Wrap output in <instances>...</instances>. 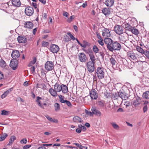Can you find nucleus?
I'll use <instances>...</instances> for the list:
<instances>
[{"instance_id":"f704fd0d","label":"nucleus","mask_w":149,"mask_h":149,"mask_svg":"<svg viewBox=\"0 0 149 149\" xmlns=\"http://www.w3.org/2000/svg\"><path fill=\"white\" fill-rule=\"evenodd\" d=\"M136 49L138 52L142 55L143 54V53L145 51L142 48L139 46L136 47Z\"/></svg>"},{"instance_id":"bb28decb","label":"nucleus","mask_w":149,"mask_h":149,"mask_svg":"<svg viewBox=\"0 0 149 149\" xmlns=\"http://www.w3.org/2000/svg\"><path fill=\"white\" fill-rule=\"evenodd\" d=\"M13 88L9 89L5 92L2 95L1 98L2 99L5 98L13 90Z\"/></svg>"},{"instance_id":"de8ad7c7","label":"nucleus","mask_w":149,"mask_h":149,"mask_svg":"<svg viewBox=\"0 0 149 149\" xmlns=\"http://www.w3.org/2000/svg\"><path fill=\"white\" fill-rule=\"evenodd\" d=\"M85 112L89 116H93V113L92 112H91L90 111H89L85 109Z\"/></svg>"},{"instance_id":"5fc2aeb1","label":"nucleus","mask_w":149,"mask_h":149,"mask_svg":"<svg viewBox=\"0 0 149 149\" xmlns=\"http://www.w3.org/2000/svg\"><path fill=\"white\" fill-rule=\"evenodd\" d=\"M148 110V107L147 105L144 106L143 108V110L144 113L146 112Z\"/></svg>"},{"instance_id":"9d476101","label":"nucleus","mask_w":149,"mask_h":149,"mask_svg":"<svg viewBox=\"0 0 149 149\" xmlns=\"http://www.w3.org/2000/svg\"><path fill=\"white\" fill-rule=\"evenodd\" d=\"M102 35L104 38H109L111 36V33L110 32L109 29L104 28V29L102 30Z\"/></svg>"},{"instance_id":"69168bd1","label":"nucleus","mask_w":149,"mask_h":149,"mask_svg":"<svg viewBox=\"0 0 149 149\" xmlns=\"http://www.w3.org/2000/svg\"><path fill=\"white\" fill-rule=\"evenodd\" d=\"M76 132L78 133H80L81 132V129L80 128H77L76 129Z\"/></svg>"},{"instance_id":"4468645a","label":"nucleus","mask_w":149,"mask_h":149,"mask_svg":"<svg viewBox=\"0 0 149 149\" xmlns=\"http://www.w3.org/2000/svg\"><path fill=\"white\" fill-rule=\"evenodd\" d=\"M90 96L92 99L96 100L97 97V93L95 89H92L90 93Z\"/></svg>"},{"instance_id":"13d9d810","label":"nucleus","mask_w":149,"mask_h":149,"mask_svg":"<svg viewBox=\"0 0 149 149\" xmlns=\"http://www.w3.org/2000/svg\"><path fill=\"white\" fill-rule=\"evenodd\" d=\"M100 40H98V43L101 45L102 46L104 45V43L103 42V40L102 39H100Z\"/></svg>"},{"instance_id":"c756f323","label":"nucleus","mask_w":149,"mask_h":149,"mask_svg":"<svg viewBox=\"0 0 149 149\" xmlns=\"http://www.w3.org/2000/svg\"><path fill=\"white\" fill-rule=\"evenodd\" d=\"M62 92L65 94L68 92V87L66 85L64 84H62Z\"/></svg>"},{"instance_id":"49530a36","label":"nucleus","mask_w":149,"mask_h":149,"mask_svg":"<svg viewBox=\"0 0 149 149\" xmlns=\"http://www.w3.org/2000/svg\"><path fill=\"white\" fill-rule=\"evenodd\" d=\"M110 61L112 65H115L116 61L113 58L111 57L110 58Z\"/></svg>"},{"instance_id":"e2e57ef3","label":"nucleus","mask_w":149,"mask_h":149,"mask_svg":"<svg viewBox=\"0 0 149 149\" xmlns=\"http://www.w3.org/2000/svg\"><path fill=\"white\" fill-rule=\"evenodd\" d=\"M118 112H123L124 111L121 108H119L117 110Z\"/></svg>"},{"instance_id":"ea45409f","label":"nucleus","mask_w":149,"mask_h":149,"mask_svg":"<svg viewBox=\"0 0 149 149\" xmlns=\"http://www.w3.org/2000/svg\"><path fill=\"white\" fill-rule=\"evenodd\" d=\"M111 124L114 129L118 130L119 129V126L115 123L112 122L111 123Z\"/></svg>"},{"instance_id":"4c0bfd02","label":"nucleus","mask_w":149,"mask_h":149,"mask_svg":"<svg viewBox=\"0 0 149 149\" xmlns=\"http://www.w3.org/2000/svg\"><path fill=\"white\" fill-rule=\"evenodd\" d=\"M7 136L8 135L6 133H4L3 134L0 135V141L4 140Z\"/></svg>"},{"instance_id":"ddd939ff","label":"nucleus","mask_w":149,"mask_h":149,"mask_svg":"<svg viewBox=\"0 0 149 149\" xmlns=\"http://www.w3.org/2000/svg\"><path fill=\"white\" fill-rule=\"evenodd\" d=\"M25 12L27 15L31 16L33 13L34 10L32 7L29 6L25 8Z\"/></svg>"},{"instance_id":"72a5a7b5","label":"nucleus","mask_w":149,"mask_h":149,"mask_svg":"<svg viewBox=\"0 0 149 149\" xmlns=\"http://www.w3.org/2000/svg\"><path fill=\"white\" fill-rule=\"evenodd\" d=\"M119 92L114 93L112 95V97L114 100H116L119 97Z\"/></svg>"},{"instance_id":"1a4fd4ad","label":"nucleus","mask_w":149,"mask_h":149,"mask_svg":"<svg viewBox=\"0 0 149 149\" xmlns=\"http://www.w3.org/2000/svg\"><path fill=\"white\" fill-rule=\"evenodd\" d=\"M42 97H40L39 96H38L36 97V102L37 103V104L41 108L44 109V106L45 107L47 106V104L45 103H44L43 104L41 103V101L40 100H44Z\"/></svg>"},{"instance_id":"09e8293b","label":"nucleus","mask_w":149,"mask_h":149,"mask_svg":"<svg viewBox=\"0 0 149 149\" xmlns=\"http://www.w3.org/2000/svg\"><path fill=\"white\" fill-rule=\"evenodd\" d=\"M75 18V16L74 15H72L69 18H68L67 20V21L69 22L70 23L72 20L74 19Z\"/></svg>"},{"instance_id":"c85d7f7f","label":"nucleus","mask_w":149,"mask_h":149,"mask_svg":"<svg viewBox=\"0 0 149 149\" xmlns=\"http://www.w3.org/2000/svg\"><path fill=\"white\" fill-rule=\"evenodd\" d=\"M45 117L47 119L51 122L55 123H58V120L57 119H53L48 115H47L45 116Z\"/></svg>"},{"instance_id":"7c9ffc66","label":"nucleus","mask_w":149,"mask_h":149,"mask_svg":"<svg viewBox=\"0 0 149 149\" xmlns=\"http://www.w3.org/2000/svg\"><path fill=\"white\" fill-rule=\"evenodd\" d=\"M89 56L91 61H89V62H93V63H95V61L96 60V58L94 55L92 53H91L89 54Z\"/></svg>"},{"instance_id":"aec40b11","label":"nucleus","mask_w":149,"mask_h":149,"mask_svg":"<svg viewBox=\"0 0 149 149\" xmlns=\"http://www.w3.org/2000/svg\"><path fill=\"white\" fill-rule=\"evenodd\" d=\"M0 67L4 69H7L8 68V65L5 61L2 59H0Z\"/></svg>"},{"instance_id":"052dcab7","label":"nucleus","mask_w":149,"mask_h":149,"mask_svg":"<svg viewBox=\"0 0 149 149\" xmlns=\"http://www.w3.org/2000/svg\"><path fill=\"white\" fill-rule=\"evenodd\" d=\"M63 15L64 16L68 17V13L64 11L63 13Z\"/></svg>"},{"instance_id":"cd10ccee","label":"nucleus","mask_w":149,"mask_h":149,"mask_svg":"<svg viewBox=\"0 0 149 149\" xmlns=\"http://www.w3.org/2000/svg\"><path fill=\"white\" fill-rule=\"evenodd\" d=\"M49 92L51 95L53 97H56L57 95V92L55 89L52 88H50L49 89Z\"/></svg>"},{"instance_id":"f03ea898","label":"nucleus","mask_w":149,"mask_h":149,"mask_svg":"<svg viewBox=\"0 0 149 149\" xmlns=\"http://www.w3.org/2000/svg\"><path fill=\"white\" fill-rule=\"evenodd\" d=\"M104 70L102 67H99L97 68L95 72L98 78L101 79L104 78L105 74Z\"/></svg>"},{"instance_id":"6e6d98bb","label":"nucleus","mask_w":149,"mask_h":149,"mask_svg":"<svg viewBox=\"0 0 149 149\" xmlns=\"http://www.w3.org/2000/svg\"><path fill=\"white\" fill-rule=\"evenodd\" d=\"M30 145H26L24 146L23 147V149H27L31 147Z\"/></svg>"},{"instance_id":"a211bd4d","label":"nucleus","mask_w":149,"mask_h":149,"mask_svg":"<svg viewBox=\"0 0 149 149\" xmlns=\"http://www.w3.org/2000/svg\"><path fill=\"white\" fill-rule=\"evenodd\" d=\"M119 97L123 100H126L128 98V95L125 92H119Z\"/></svg>"},{"instance_id":"f257e3e1","label":"nucleus","mask_w":149,"mask_h":149,"mask_svg":"<svg viewBox=\"0 0 149 149\" xmlns=\"http://www.w3.org/2000/svg\"><path fill=\"white\" fill-rule=\"evenodd\" d=\"M104 42L107 45V47L109 50L111 52L114 50H119L121 48V46L119 43L117 41H114L110 38H105Z\"/></svg>"},{"instance_id":"4be33fe9","label":"nucleus","mask_w":149,"mask_h":149,"mask_svg":"<svg viewBox=\"0 0 149 149\" xmlns=\"http://www.w3.org/2000/svg\"><path fill=\"white\" fill-rule=\"evenodd\" d=\"M54 88L57 92H59L62 90V85H60L59 84L56 83L54 86Z\"/></svg>"},{"instance_id":"0eeeda50","label":"nucleus","mask_w":149,"mask_h":149,"mask_svg":"<svg viewBox=\"0 0 149 149\" xmlns=\"http://www.w3.org/2000/svg\"><path fill=\"white\" fill-rule=\"evenodd\" d=\"M79 60L81 62L85 63L87 60V58L86 54L83 53H80L78 55Z\"/></svg>"},{"instance_id":"f8f14e48","label":"nucleus","mask_w":149,"mask_h":149,"mask_svg":"<svg viewBox=\"0 0 149 149\" xmlns=\"http://www.w3.org/2000/svg\"><path fill=\"white\" fill-rule=\"evenodd\" d=\"M59 101L62 103H65L69 107L71 108L72 105L70 102L67 100H64V97L62 96L61 95H59Z\"/></svg>"},{"instance_id":"4d7b16f0","label":"nucleus","mask_w":149,"mask_h":149,"mask_svg":"<svg viewBox=\"0 0 149 149\" xmlns=\"http://www.w3.org/2000/svg\"><path fill=\"white\" fill-rule=\"evenodd\" d=\"M104 96L107 98H109L110 97V95L107 92L104 93Z\"/></svg>"},{"instance_id":"a878e982","label":"nucleus","mask_w":149,"mask_h":149,"mask_svg":"<svg viewBox=\"0 0 149 149\" xmlns=\"http://www.w3.org/2000/svg\"><path fill=\"white\" fill-rule=\"evenodd\" d=\"M113 0H106L105 3L108 7H111L112 6L114 3Z\"/></svg>"},{"instance_id":"a19ab883","label":"nucleus","mask_w":149,"mask_h":149,"mask_svg":"<svg viewBox=\"0 0 149 149\" xmlns=\"http://www.w3.org/2000/svg\"><path fill=\"white\" fill-rule=\"evenodd\" d=\"M93 50L94 53H96L98 52L99 49L96 45H94L93 47Z\"/></svg>"},{"instance_id":"37998d69","label":"nucleus","mask_w":149,"mask_h":149,"mask_svg":"<svg viewBox=\"0 0 149 149\" xmlns=\"http://www.w3.org/2000/svg\"><path fill=\"white\" fill-rule=\"evenodd\" d=\"M39 84L40 86L39 87H40V88H41V89L43 90H45L46 88V86L44 84L42 83Z\"/></svg>"},{"instance_id":"b1692460","label":"nucleus","mask_w":149,"mask_h":149,"mask_svg":"<svg viewBox=\"0 0 149 149\" xmlns=\"http://www.w3.org/2000/svg\"><path fill=\"white\" fill-rule=\"evenodd\" d=\"M12 2L13 5L15 7H19L21 5L20 0H12Z\"/></svg>"},{"instance_id":"6e6552de","label":"nucleus","mask_w":149,"mask_h":149,"mask_svg":"<svg viewBox=\"0 0 149 149\" xmlns=\"http://www.w3.org/2000/svg\"><path fill=\"white\" fill-rule=\"evenodd\" d=\"M119 37V40L121 43H124L128 39L127 34L124 33Z\"/></svg>"},{"instance_id":"e433bc0d","label":"nucleus","mask_w":149,"mask_h":149,"mask_svg":"<svg viewBox=\"0 0 149 149\" xmlns=\"http://www.w3.org/2000/svg\"><path fill=\"white\" fill-rule=\"evenodd\" d=\"M143 97L146 99H149V91H147L144 93L143 95Z\"/></svg>"},{"instance_id":"20e7f679","label":"nucleus","mask_w":149,"mask_h":149,"mask_svg":"<svg viewBox=\"0 0 149 149\" xmlns=\"http://www.w3.org/2000/svg\"><path fill=\"white\" fill-rule=\"evenodd\" d=\"M45 68L47 71H51L54 69V63L51 61H47L45 64Z\"/></svg>"},{"instance_id":"bf43d9fd","label":"nucleus","mask_w":149,"mask_h":149,"mask_svg":"<svg viewBox=\"0 0 149 149\" xmlns=\"http://www.w3.org/2000/svg\"><path fill=\"white\" fill-rule=\"evenodd\" d=\"M30 70L32 73L35 72V67L34 66H32L30 68Z\"/></svg>"},{"instance_id":"864d4df0","label":"nucleus","mask_w":149,"mask_h":149,"mask_svg":"<svg viewBox=\"0 0 149 149\" xmlns=\"http://www.w3.org/2000/svg\"><path fill=\"white\" fill-rule=\"evenodd\" d=\"M36 58H35L33 61H31L30 64L28 66H31L30 64H34L36 62Z\"/></svg>"},{"instance_id":"c03bdc74","label":"nucleus","mask_w":149,"mask_h":149,"mask_svg":"<svg viewBox=\"0 0 149 149\" xmlns=\"http://www.w3.org/2000/svg\"><path fill=\"white\" fill-rule=\"evenodd\" d=\"M139 104L140 102L137 99L135 100L133 103V105L135 107H137Z\"/></svg>"},{"instance_id":"774afa93","label":"nucleus","mask_w":149,"mask_h":149,"mask_svg":"<svg viewBox=\"0 0 149 149\" xmlns=\"http://www.w3.org/2000/svg\"><path fill=\"white\" fill-rule=\"evenodd\" d=\"M87 5V3L85 2L82 5V6L83 8L86 7Z\"/></svg>"},{"instance_id":"5701e85b","label":"nucleus","mask_w":149,"mask_h":149,"mask_svg":"<svg viewBox=\"0 0 149 149\" xmlns=\"http://www.w3.org/2000/svg\"><path fill=\"white\" fill-rule=\"evenodd\" d=\"M24 27L29 29H31L33 26V24L32 22L29 21L25 22L24 24Z\"/></svg>"},{"instance_id":"3c124183","label":"nucleus","mask_w":149,"mask_h":149,"mask_svg":"<svg viewBox=\"0 0 149 149\" xmlns=\"http://www.w3.org/2000/svg\"><path fill=\"white\" fill-rule=\"evenodd\" d=\"M74 144L76 145L77 146V147L79 148V149H82L84 147L82 146L81 145H80L78 143H74Z\"/></svg>"},{"instance_id":"680f3d73","label":"nucleus","mask_w":149,"mask_h":149,"mask_svg":"<svg viewBox=\"0 0 149 149\" xmlns=\"http://www.w3.org/2000/svg\"><path fill=\"white\" fill-rule=\"evenodd\" d=\"M33 6L35 8H37V5L36 3H32Z\"/></svg>"},{"instance_id":"603ef678","label":"nucleus","mask_w":149,"mask_h":149,"mask_svg":"<svg viewBox=\"0 0 149 149\" xmlns=\"http://www.w3.org/2000/svg\"><path fill=\"white\" fill-rule=\"evenodd\" d=\"M67 34L70 37V38L73 40H74L75 39V38L74 37V36L72 35L70 32H68L67 33Z\"/></svg>"},{"instance_id":"2eb2a0df","label":"nucleus","mask_w":149,"mask_h":149,"mask_svg":"<svg viewBox=\"0 0 149 149\" xmlns=\"http://www.w3.org/2000/svg\"><path fill=\"white\" fill-rule=\"evenodd\" d=\"M18 61L17 60L11 61L10 65L13 70H16L18 66Z\"/></svg>"},{"instance_id":"338daca9","label":"nucleus","mask_w":149,"mask_h":149,"mask_svg":"<svg viewBox=\"0 0 149 149\" xmlns=\"http://www.w3.org/2000/svg\"><path fill=\"white\" fill-rule=\"evenodd\" d=\"M39 1L43 4H45L46 2L45 0H39Z\"/></svg>"},{"instance_id":"473e14b6","label":"nucleus","mask_w":149,"mask_h":149,"mask_svg":"<svg viewBox=\"0 0 149 149\" xmlns=\"http://www.w3.org/2000/svg\"><path fill=\"white\" fill-rule=\"evenodd\" d=\"M16 139V137L14 136H12L10 139V141L8 143V145H12L14 141Z\"/></svg>"},{"instance_id":"dca6fc26","label":"nucleus","mask_w":149,"mask_h":149,"mask_svg":"<svg viewBox=\"0 0 149 149\" xmlns=\"http://www.w3.org/2000/svg\"><path fill=\"white\" fill-rule=\"evenodd\" d=\"M17 40L19 43H25L27 40L25 36H19L17 38Z\"/></svg>"},{"instance_id":"412c9836","label":"nucleus","mask_w":149,"mask_h":149,"mask_svg":"<svg viewBox=\"0 0 149 149\" xmlns=\"http://www.w3.org/2000/svg\"><path fill=\"white\" fill-rule=\"evenodd\" d=\"M91 111L93 114L98 116H100L102 115V113L100 111L95 108H93V109H91Z\"/></svg>"},{"instance_id":"c9c22d12","label":"nucleus","mask_w":149,"mask_h":149,"mask_svg":"<svg viewBox=\"0 0 149 149\" xmlns=\"http://www.w3.org/2000/svg\"><path fill=\"white\" fill-rule=\"evenodd\" d=\"M54 107L55 108V110L56 111H58L60 109V105L58 103H55L54 104Z\"/></svg>"},{"instance_id":"423d86ee","label":"nucleus","mask_w":149,"mask_h":149,"mask_svg":"<svg viewBox=\"0 0 149 149\" xmlns=\"http://www.w3.org/2000/svg\"><path fill=\"white\" fill-rule=\"evenodd\" d=\"M49 50L50 51L53 53H56L59 51V48L57 45L52 44L50 46Z\"/></svg>"},{"instance_id":"79ce46f5","label":"nucleus","mask_w":149,"mask_h":149,"mask_svg":"<svg viewBox=\"0 0 149 149\" xmlns=\"http://www.w3.org/2000/svg\"><path fill=\"white\" fill-rule=\"evenodd\" d=\"M143 54L146 56L147 58L149 60V51L147 50H145Z\"/></svg>"},{"instance_id":"6ab92c4d","label":"nucleus","mask_w":149,"mask_h":149,"mask_svg":"<svg viewBox=\"0 0 149 149\" xmlns=\"http://www.w3.org/2000/svg\"><path fill=\"white\" fill-rule=\"evenodd\" d=\"M20 56V54L19 51L17 50L13 51L11 54V56L14 59L18 58Z\"/></svg>"},{"instance_id":"7ed1b4c3","label":"nucleus","mask_w":149,"mask_h":149,"mask_svg":"<svg viewBox=\"0 0 149 149\" xmlns=\"http://www.w3.org/2000/svg\"><path fill=\"white\" fill-rule=\"evenodd\" d=\"M127 56L130 58L136 61H138L141 57L139 55L131 51L128 52Z\"/></svg>"},{"instance_id":"39448f33","label":"nucleus","mask_w":149,"mask_h":149,"mask_svg":"<svg viewBox=\"0 0 149 149\" xmlns=\"http://www.w3.org/2000/svg\"><path fill=\"white\" fill-rule=\"evenodd\" d=\"M95 63L91 62H88L86 63V65L87 69L88 71L92 73L95 70L94 64Z\"/></svg>"},{"instance_id":"f3484780","label":"nucleus","mask_w":149,"mask_h":149,"mask_svg":"<svg viewBox=\"0 0 149 149\" xmlns=\"http://www.w3.org/2000/svg\"><path fill=\"white\" fill-rule=\"evenodd\" d=\"M111 12V9L109 8H104L102 10V13L106 16H108Z\"/></svg>"},{"instance_id":"8fccbe9b","label":"nucleus","mask_w":149,"mask_h":149,"mask_svg":"<svg viewBox=\"0 0 149 149\" xmlns=\"http://www.w3.org/2000/svg\"><path fill=\"white\" fill-rule=\"evenodd\" d=\"M27 142V139L26 138L22 139L20 141V143L21 144H26Z\"/></svg>"},{"instance_id":"0e129e2a","label":"nucleus","mask_w":149,"mask_h":149,"mask_svg":"<svg viewBox=\"0 0 149 149\" xmlns=\"http://www.w3.org/2000/svg\"><path fill=\"white\" fill-rule=\"evenodd\" d=\"M3 78V74L0 71V80L2 79Z\"/></svg>"},{"instance_id":"9b49d317","label":"nucleus","mask_w":149,"mask_h":149,"mask_svg":"<svg viewBox=\"0 0 149 149\" xmlns=\"http://www.w3.org/2000/svg\"><path fill=\"white\" fill-rule=\"evenodd\" d=\"M114 29L115 32L118 35L123 34L124 30L122 26L118 25L114 26Z\"/></svg>"},{"instance_id":"2f4dec72","label":"nucleus","mask_w":149,"mask_h":149,"mask_svg":"<svg viewBox=\"0 0 149 149\" xmlns=\"http://www.w3.org/2000/svg\"><path fill=\"white\" fill-rule=\"evenodd\" d=\"M73 120L74 122H82L81 118L79 117L75 116L73 118Z\"/></svg>"},{"instance_id":"393cba45","label":"nucleus","mask_w":149,"mask_h":149,"mask_svg":"<svg viewBox=\"0 0 149 149\" xmlns=\"http://www.w3.org/2000/svg\"><path fill=\"white\" fill-rule=\"evenodd\" d=\"M129 27V29L132 32V33L136 35H137L139 34V31L137 29L135 28L134 27H131L129 26H128Z\"/></svg>"},{"instance_id":"a18cd8bd","label":"nucleus","mask_w":149,"mask_h":149,"mask_svg":"<svg viewBox=\"0 0 149 149\" xmlns=\"http://www.w3.org/2000/svg\"><path fill=\"white\" fill-rule=\"evenodd\" d=\"M49 43L48 42L45 41H42V46L43 47H47L49 45Z\"/></svg>"},{"instance_id":"58836bf2","label":"nucleus","mask_w":149,"mask_h":149,"mask_svg":"<svg viewBox=\"0 0 149 149\" xmlns=\"http://www.w3.org/2000/svg\"><path fill=\"white\" fill-rule=\"evenodd\" d=\"M10 112L9 111L3 110L1 111V114L2 115H8L10 114Z\"/></svg>"}]
</instances>
